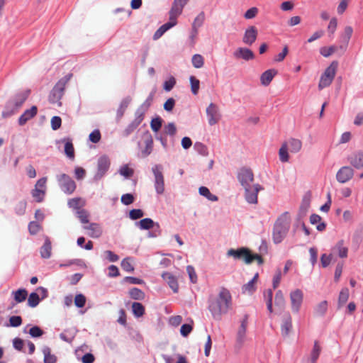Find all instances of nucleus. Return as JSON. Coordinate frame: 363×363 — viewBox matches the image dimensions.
<instances>
[{
	"label": "nucleus",
	"instance_id": "f257e3e1",
	"mask_svg": "<svg viewBox=\"0 0 363 363\" xmlns=\"http://www.w3.org/2000/svg\"><path fill=\"white\" fill-rule=\"evenodd\" d=\"M232 307V296L230 291L222 288L216 300L211 302L209 309L214 317L226 313Z\"/></svg>",
	"mask_w": 363,
	"mask_h": 363
},
{
	"label": "nucleus",
	"instance_id": "f03ea898",
	"mask_svg": "<svg viewBox=\"0 0 363 363\" xmlns=\"http://www.w3.org/2000/svg\"><path fill=\"white\" fill-rule=\"evenodd\" d=\"M290 223L289 213H284L278 218L273 231V240L275 243H280L283 240L289 229Z\"/></svg>",
	"mask_w": 363,
	"mask_h": 363
},
{
	"label": "nucleus",
	"instance_id": "7ed1b4c3",
	"mask_svg": "<svg viewBox=\"0 0 363 363\" xmlns=\"http://www.w3.org/2000/svg\"><path fill=\"white\" fill-rule=\"evenodd\" d=\"M71 74H68L65 77H62L55 85L53 89H52L50 96L49 100L52 104H60V101L61 100L62 96L64 95L65 90L67 84L72 77Z\"/></svg>",
	"mask_w": 363,
	"mask_h": 363
},
{
	"label": "nucleus",
	"instance_id": "20e7f679",
	"mask_svg": "<svg viewBox=\"0 0 363 363\" xmlns=\"http://www.w3.org/2000/svg\"><path fill=\"white\" fill-rule=\"evenodd\" d=\"M228 255L233 257L235 259H243L247 264H250L255 260L258 261L259 263L262 262V259L260 255L252 253L249 249L245 247H241L237 250L230 249Z\"/></svg>",
	"mask_w": 363,
	"mask_h": 363
},
{
	"label": "nucleus",
	"instance_id": "39448f33",
	"mask_svg": "<svg viewBox=\"0 0 363 363\" xmlns=\"http://www.w3.org/2000/svg\"><path fill=\"white\" fill-rule=\"evenodd\" d=\"M337 66V62L333 61L329 67L326 68L320 79L318 84V88L320 89H323L331 84L336 74Z\"/></svg>",
	"mask_w": 363,
	"mask_h": 363
},
{
	"label": "nucleus",
	"instance_id": "423d86ee",
	"mask_svg": "<svg viewBox=\"0 0 363 363\" xmlns=\"http://www.w3.org/2000/svg\"><path fill=\"white\" fill-rule=\"evenodd\" d=\"M29 94L30 90H26L17 94L13 99L9 101V106H13V109L12 111L9 110L7 111H3L2 116L4 118H7L16 113L27 99Z\"/></svg>",
	"mask_w": 363,
	"mask_h": 363
},
{
	"label": "nucleus",
	"instance_id": "0eeeda50",
	"mask_svg": "<svg viewBox=\"0 0 363 363\" xmlns=\"http://www.w3.org/2000/svg\"><path fill=\"white\" fill-rule=\"evenodd\" d=\"M57 181L60 189L67 195L73 194L76 189L75 182L66 174L57 175Z\"/></svg>",
	"mask_w": 363,
	"mask_h": 363
},
{
	"label": "nucleus",
	"instance_id": "6e6552de",
	"mask_svg": "<svg viewBox=\"0 0 363 363\" xmlns=\"http://www.w3.org/2000/svg\"><path fill=\"white\" fill-rule=\"evenodd\" d=\"M110 164V160L107 156H101L97 160L96 169L94 177V180L101 179L108 170Z\"/></svg>",
	"mask_w": 363,
	"mask_h": 363
},
{
	"label": "nucleus",
	"instance_id": "1a4fd4ad",
	"mask_svg": "<svg viewBox=\"0 0 363 363\" xmlns=\"http://www.w3.org/2000/svg\"><path fill=\"white\" fill-rule=\"evenodd\" d=\"M155 176V188L158 194H162L164 192V180L162 172V167L160 165H155L152 168Z\"/></svg>",
	"mask_w": 363,
	"mask_h": 363
},
{
	"label": "nucleus",
	"instance_id": "9d476101",
	"mask_svg": "<svg viewBox=\"0 0 363 363\" xmlns=\"http://www.w3.org/2000/svg\"><path fill=\"white\" fill-rule=\"evenodd\" d=\"M189 0H174L169 12V20L177 21V18L182 13L184 7Z\"/></svg>",
	"mask_w": 363,
	"mask_h": 363
},
{
	"label": "nucleus",
	"instance_id": "9b49d317",
	"mask_svg": "<svg viewBox=\"0 0 363 363\" xmlns=\"http://www.w3.org/2000/svg\"><path fill=\"white\" fill-rule=\"evenodd\" d=\"M253 179V174L250 169L245 168L240 169L238 174V179L245 188L250 186V184L252 182Z\"/></svg>",
	"mask_w": 363,
	"mask_h": 363
},
{
	"label": "nucleus",
	"instance_id": "f8f14e48",
	"mask_svg": "<svg viewBox=\"0 0 363 363\" xmlns=\"http://www.w3.org/2000/svg\"><path fill=\"white\" fill-rule=\"evenodd\" d=\"M290 298L292 308L296 311H298L303 299L302 291L300 289L293 291L290 294Z\"/></svg>",
	"mask_w": 363,
	"mask_h": 363
},
{
	"label": "nucleus",
	"instance_id": "ddd939ff",
	"mask_svg": "<svg viewBox=\"0 0 363 363\" xmlns=\"http://www.w3.org/2000/svg\"><path fill=\"white\" fill-rule=\"evenodd\" d=\"M261 189L259 185L253 186H247L246 190V199L250 203H256L257 202V193Z\"/></svg>",
	"mask_w": 363,
	"mask_h": 363
},
{
	"label": "nucleus",
	"instance_id": "4468645a",
	"mask_svg": "<svg viewBox=\"0 0 363 363\" xmlns=\"http://www.w3.org/2000/svg\"><path fill=\"white\" fill-rule=\"evenodd\" d=\"M38 108L35 106H33L30 109H27L18 118V124L20 125H25L29 120L33 118L37 114Z\"/></svg>",
	"mask_w": 363,
	"mask_h": 363
},
{
	"label": "nucleus",
	"instance_id": "2eb2a0df",
	"mask_svg": "<svg viewBox=\"0 0 363 363\" xmlns=\"http://www.w3.org/2000/svg\"><path fill=\"white\" fill-rule=\"evenodd\" d=\"M207 114L208 116L209 123L214 125L220 120V115L218 111V107L213 104H211L207 108Z\"/></svg>",
	"mask_w": 363,
	"mask_h": 363
},
{
	"label": "nucleus",
	"instance_id": "dca6fc26",
	"mask_svg": "<svg viewBox=\"0 0 363 363\" xmlns=\"http://www.w3.org/2000/svg\"><path fill=\"white\" fill-rule=\"evenodd\" d=\"M352 169L348 167H344L338 171L337 174V179L341 183H345L349 181L352 177Z\"/></svg>",
	"mask_w": 363,
	"mask_h": 363
},
{
	"label": "nucleus",
	"instance_id": "f3484780",
	"mask_svg": "<svg viewBox=\"0 0 363 363\" xmlns=\"http://www.w3.org/2000/svg\"><path fill=\"white\" fill-rule=\"evenodd\" d=\"M162 277L168 284L169 287L174 292L177 293L179 290V284L177 279L172 273L164 272L162 274Z\"/></svg>",
	"mask_w": 363,
	"mask_h": 363
},
{
	"label": "nucleus",
	"instance_id": "a211bd4d",
	"mask_svg": "<svg viewBox=\"0 0 363 363\" xmlns=\"http://www.w3.org/2000/svg\"><path fill=\"white\" fill-rule=\"evenodd\" d=\"M257 31L255 26L247 28L243 37V42L247 45H252L257 38Z\"/></svg>",
	"mask_w": 363,
	"mask_h": 363
},
{
	"label": "nucleus",
	"instance_id": "6ab92c4d",
	"mask_svg": "<svg viewBox=\"0 0 363 363\" xmlns=\"http://www.w3.org/2000/svg\"><path fill=\"white\" fill-rule=\"evenodd\" d=\"M177 24V21L169 20V22L163 24L154 34V40L159 39L166 31Z\"/></svg>",
	"mask_w": 363,
	"mask_h": 363
},
{
	"label": "nucleus",
	"instance_id": "aec40b11",
	"mask_svg": "<svg viewBox=\"0 0 363 363\" xmlns=\"http://www.w3.org/2000/svg\"><path fill=\"white\" fill-rule=\"evenodd\" d=\"M177 24V21L169 20V22L163 24L154 34V40L159 39L166 31Z\"/></svg>",
	"mask_w": 363,
	"mask_h": 363
},
{
	"label": "nucleus",
	"instance_id": "412c9836",
	"mask_svg": "<svg viewBox=\"0 0 363 363\" xmlns=\"http://www.w3.org/2000/svg\"><path fill=\"white\" fill-rule=\"evenodd\" d=\"M177 24V21L169 20V22L163 24L154 34V40L159 39L166 31Z\"/></svg>",
	"mask_w": 363,
	"mask_h": 363
},
{
	"label": "nucleus",
	"instance_id": "4be33fe9",
	"mask_svg": "<svg viewBox=\"0 0 363 363\" xmlns=\"http://www.w3.org/2000/svg\"><path fill=\"white\" fill-rule=\"evenodd\" d=\"M61 142L65 144L64 151L67 157L73 160L74 158V149L72 140L69 138H63Z\"/></svg>",
	"mask_w": 363,
	"mask_h": 363
},
{
	"label": "nucleus",
	"instance_id": "5701e85b",
	"mask_svg": "<svg viewBox=\"0 0 363 363\" xmlns=\"http://www.w3.org/2000/svg\"><path fill=\"white\" fill-rule=\"evenodd\" d=\"M277 74V71L274 69H271L265 71L260 77L261 83L267 86L270 84L274 76Z\"/></svg>",
	"mask_w": 363,
	"mask_h": 363
},
{
	"label": "nucleus",
	"instance_id": "b1692460",
	"mask_svg": "<svg viewBox=\"0 0 363 363\" xmlns=\"http://www.w3.org/2000/svg\"><path fill=\"white\" fill-rule=\"evenodd\" d=\"M51 242L48 238H45L43 245L40 247V255L43 259H48L51 256Z\"/></svg>",
	"mask_w": 363,
	"mask_h": 363
},
{
	"label": "nucleus",
	"instance_id": "393cba45",
	"mask_svg": "<svg viewBox=\"0 0 363 363\" xmlns=\"http://www.w3.org/2000/svg\"><path fill=\"white\" fill-rule=\"evenodd\" d=\"M350 164L356 167L360 168L363 167V153L357 152L351 155L349 158Z\"/></svg>",
	"mask_w": 363,
	"mask_h": 363
},
{
	"label": "nucleus",
	"instance_id": "a878e982",
	"mask_svg": "<svg viewBox=\"0 0 363 363\" xmlns=\"http://www.w3.org/2000/svg\"><path fill=\"white\" fill-rule=\"evenodd\" d=\"M67 205L69 208L77 210V211L79 210L83 209L82 208L85 205V201L79 197L73 198L69 199Z\"/></svg>",
	"mask_w": 363,
	"mask_h": 363
},
{
	"label": "nucleus",
	"instance_id": "bb28decb",
	"mask_svg": "<svg viewBox=\"0 0 363 363\" xmlns=\"http://www.w3.org/2000/svg\"><path fill=\"white\" fill-rule=\"evenodd\" d=\"M75 329H67L60 334V337L62 340L70 343L73 340L76 335Z\"/></svg>",
	"mask_w": 363,
	"mask_h": 363
},
{
	"label": "nucleus",
	"instance_id": "cd10ccee",
	"mask_svg": "<svg viewBox=\"0 0 363 363\" xmlns=\"http://www.w3.org/2000/svg\"><path fill=\"white\" fill-rule=\"evenodd\" d=\"M236 56L242 57L244 60H249L254 58V53L249 49L247 48H239L236 53Z\"/></svg>",
	"mask_w": 363,
	"mask_h": 363
},
{
	"label": "nucleus",
	"instance_id": "c85d7f7f",
	"mask_svg": "<svg viewBox=\"0 0 363 363\" xmlns=\"http://www.w3.org/2000/svg\"><path fill=\"white\" fill-rule=\"evenodd\" d=\"M132 311H133V315L135 317L140 318V317H142L145 314V309L144 306L142 303H140L139 302H134L132 304Z\"/></svg>",
	"mask_w": 363,
	"mask_h": 363
},
{
	"label": "nucleus",
	"instance_id": "c756f323",
	"mask_svg": "<svg viewBox=\"0 0 363 363\" xmlns=\"http://www.w3.org/2000/svg\"><path fill=\"white\" fill-rule=\"evenodd\" d=\"M166 363H188L186 358L181 354H177L174 357L164 356Z\"/></svg>",
	"mask_w": 363,
	"mask_h": 363
},
{
	"label": "nucleus",
	"instance_id": "7c9ffc66",
	"mask_svg": "<svg viewBox=\"0 0 363 363\" xmlns=\"http://www.w3.org/2000/svg\"><path fill=\"white\" fill-rule=\"evenodd\" d=\"M84 347H81L75 350V354L78 359H81L83 363H91V352H86L82 356L84 352Z\"/></svg>",
	"mask_w": 363,
	"mask_h": 363
},
{
	"label": "nucleus",
	"instance_id": "2f4dec72",
	"mask_svg": "<svg viewBox=\"0 0 363 363\" xmlns=\"http://www.w3.org/2000/svg\"><path fill=\"white\" fill-rule=\"evenodd\" d=\"M121 267L126 272H134V266H133V260L131 257H126L123 259L121 262Z\"/></svg>",
	"mask_w": 363,
	"mask_h": 363
},
{
	"label": "nucleus",
	"instance_id": "473e14b6",
	"mask_svg": "<svg viewBox=\"0 0 363 363\" xmlns=\"http://www.w3.org/2000/svg\"><path fill=\"white\" fill-rule=\"evenodd\" d=\"M322 220V218L320 216L318 215H316V214H313L311 217H310V221L312 224H317V229L319 231H323L325 229V224L321 221Z\"/></svg>",
	"mask_w": 363,
	"mask_h": 363
},
{
	"label": "nucleus",
	"instance_id": "72a5a7b5",
	"mask_svg": "<svg viewBox=\"0 0 363 363\" xmlns=\"http://www.w3.org/2000/svg\"><path fill=\"white\" fill-rule=\"evenodd\" d=\"M43 353L44 354V363H55L57 362V357L51 354L50 347H44Z\"/></svg>",
	"mask_w": 363,
	"mask_h": 363
},
{
	"label": "nucleus",
	"instance_id": "f704fd0d",
	"mask_svg": "<svg viewBox=\"0 0 363 363\" xmlns=\"http://www.w3.org/2000/svg\"><path fill=\"white\" fill-rule=\"evenodd\" d=\"M128 294L129 296L134 300L141 301L145 297V293L138 288H132L130 289Z\"/></svg>",
	"mask_w": 363,
	"mask_h": 363
},
{
	"label": "nucleus",
	"instance_id": "c9c22d12",
	"mask_svg": "<svg viewBox=\"0 0 363 363\" xmlns=\"http://www.w3.org/2000/svg\"><path fill=\"white\" fill-rule=\"evenodd\" d=\"M288 148L291 152H297L301 149V142L297 139H291L286 142Z\"/></svg>",
	"mask_w": 363,
	"mask_h": 363
},
{
	"label": "nucleus",
	"instance_id": "e433bc0d",
	"mask_svg": "<svg viewBox=\"0 0 363 363\" xmlns=\"http://www.w3.org/2000/svg\"><path fill=\"white\" fill-rule=\"evenodd\" d=\"M258 274H256L253 279L243 286L245 292L252 293L255 291V285L258 281Z\"/></svg>",
	"mask_w": 363,
	"mask_h": 363
},
{
	"label": "nucleus",
	"instance_id": "4c0bfd02",
	"mask_svg": "<svg viewBox=\"0 0 363 363\" xmlns=\"http://www.w3.org/2000/svg\"><path fill=\"white\" fill-rule=\"evenodd\" d=\"M154 225V221L150 218H144L138 223V226L142 230H150Z\"/></svg>",
	"mask_w": 363,
	"mask_h": 363
},
{
	"label": "nucleus",
	"instance_id": "58836bf2",
	"mask_svg": "<svg viewBox=\"0 0 363 363\" xmlns=\"http://www.w3.org/2000/svg\"><path fill=\"white\" fill-rule=\"evenodd\" d=\"M28 296V292L24 289H18L14 292V299L17 303L24 301Z\"/></svg>",
	"mask_w": 363,
	"mask_h": 363
},
{
	"label": "nucleus",
	"instance_id": "ea45409f",
	"mask_svg": "<svg viewBox=\"0 0 363 363\" xmlns=\"http://www.w3.org/2000/svg\"><path fill=\"white\" fill-rule=\"evenodd\" d=\"M39 302H40V298H39V295L37 293L33 292L29 295L28 298V305L30 307H31V308L36 307L39 304Z\"/></svg>",
	"mask_w": 363,
	"mask_h": 363
},
{
	"label": "nucleus",
	"instance_id": "a19ab883",
	"mask_svg": "<svg viewBox=\"0 0 363 363\" xmlns=\"http://www.w3.org/2000/svg\"><path fill=\"white\" fill-rule=\"evenodd\" d=\"M194 328V321L193 320H190L189 323H186L182 325L181 327V334L184 337H187L192 331Z\"/></svg>",
	"mask_w": 363,
	"mask_h": 363
},
{
	"label": "nucleus",
	"instance_id": "79ce46f5",
	"mask_svg": "<svg viewBox=\"0 0 363 363\" xmlns=\"http://www.w3.org/2000/svg\"><path fill=\"white\" fill-rule=\"evenodd\" d=\"M199 193L201 195L207 198L208 200L212 201H216L218 200V197L213 194H212L209 189L206 186H201L199 188Z\"/></svg>",
	"mask_w": 363,
	"mask_h": 363
},
{
	"label": "nucleus",
	"instance_id": "37998d69",
	"mask_svg": "<svg viewBox=\"0 0 363 363\" xmlns=\"http://www.w3.org/2000/svg\"><path fill=\"white\" fill-rule=\"evenodd\" d=\"M288 145L287 143H284L281 147L279 155L280 157V160L283 162H286L289 160V154H288Z\"/></svg>",
	"mask_w": 363,
	"mask_h": 363
},
{
	"label": "nucleus",
	"instance_id": "c03bdc74",
	"mask_svg": "<svg viewBox=\"0 0 363 363\" xmlns=\"http://www.w3.org/2000/svg\"><path fill=\"white\" fill-rule=\"evenodd\" d=\"M143 116H139L132 124L125 130V135H128L132 131H133L143 121Z\"/></svg>",
	"mask_w": 363,
	"mask_h": 363
},
{
	"label": "nucleus",
	"instance_id": "a18cd8bd",
	"mask_svg": "<svg viewBox=\"0 0 363 363\" xmlns=\"http://www.w3.org/2000/svg\"><path fill=\"white\" fill-rule=\"evenodd\" d=\"M31 194L37 202H41L43 200L45 191L44 189H34L32 190Z\"/></svg>",
	"mask_w": 363,
	"mask_h": 363
},
{
	"label": "nucleus",
	"instance_id": "49530a36",
	"mask_svg": "<svg viewBox=\"0 0 363 363\" xmlns=\"http://www.w3.org/2000/svg\"><path fill=\"white\" fill-rule=\"evenodd\" d=\"M336 247L337 249L338 255L340 257H342V258L347 257V252H348V248L347 247L344 246L343 240H340V242H338Z\"/></svg>",
	"mask_w": 363,
	"mask_h": 363
},
{
	"label": "nucleus",
	"instance_id": "de8ad7c7",
	"mask_svg": "<svg viewBox=\"0 0 363 363\" xmlns=\"http://www.w3.org/2000/svg\"><path fill=\"white\" fill-rule=\"evenodd\" d=\"M205 20V14L203 12L200 13L194 19L193 23V28L195 32H197V28L200 27Z\"/></svg>",
	"mask_w": 363,
	"mask_h": 363
},
{
	"label": "nucleus",
	"instance_id": "09e8293b",
	"mask_svg": "<svg viewBox=\"0 0 363 363\" xmlns=\"http://www.w3.org/2000/svg\"><path fill=\"white\" fill-rule=\"evenodd\" d=\"M145 144L146 147L145 150H144V155L147 156L149 154H150L153 145V140L150 135H147L145 136Z\"/></svg>",
	"mask_w": 363,
	"mask_h": 363
},
{
	"label": "nucleus",
	"instance_id": "8fccbe9b",
	"mask_svg": "<svg viewBox=\"0 0 363 363\" xmlns=\"http://www.w3.org/2000/svg\"><path fill=\"white\" fill-rule=\"evenodd\" d=\"M337 50V48L334 45L329 47H322L320 49V54L324 57H329L333 55Z\"/></svg>",
	"mask_w": 363,
	"mask_h": 363
},
{
	"label": "nucleus",
	"instance_id": "3c124183",
	"mask_svg": "<svg viewBox=\"0 0 363 363\" xmlns=\"http://www.w3.org/2000/svg\"><path fill=\"white\" fill-rule=\"evenodd\" d=\"M191 91L194 94H197L200 87V82L194 76L190 77Z\"/></svg>",
	"mask_w": 363,
	"mask_h": 363
},
{
	"label": "nucleus",
	"instance_id": "603ef678",
	"mask_svg": "<svg viewBox=\"0 0 363 363\" xmlns=\"http://www.w3.org/2000/svg\"><path fill=\"white\" fill-rule=\"evenodd\" d=\"M77 218L80 220L82 223L87 224L89 223V213L87 211L84 209L79 210L76 212Z\"/></svg>",
	"mask_w": 363,
	"mask_h": 363
},
{
	"label": "nucleus",
	"instance_id": "864d4df0",
	"mask_svg": "<svg viewBox=\"0 0 363 363\" xmlns=\"http://www.w3.org/2000/svg\"><path fill=\"white\" fill-rule=\"evenodd\" d=\"M120 173L125 177L129 178L133 175L134 171L133 168L129 167L128 164H125L121 167Z\"/></svg>",
	"mask_w": 363,
	"mask_h": 363
},
{
	"label": "nucleus",
	"instance_id": "5fc2aeb1",
	"mask_svg": "<svg viewBox=\"0 0 363 363\" xmlns=\"http://www.w3.org/2000/svg\"><path fill=\"white\" fill-rule=\"evenodd\" d=\"M264 296L267 299V305L268 311L270 313L273 312L272 309V296H273V292L271 289L267 290Z\"/></svg>",
	"mask_w": 363,
	"mask_h": 363
},
{
	"label": "nucleus",
	"instance_id": "6e6d98bb",
	"mask_svg": "<svg viewBox=\"0 0 363 363\" xmlns=\"http://www.w3.org/2000/svg\"><path fill=\"white\" fill-rule=\"evenodd\" d=\"M28 333L32 337H40L44 332L40 327L35 325L30 328Z\"/></svg>",
	"mask_w": 363,
	"mask_h": 363
},
{
	"label": "nucleus",
	"instance_id": "4d7b16f0",
	"mask_svg": "<svg viewBox=\"0 0 363 363\" xmlns=\"http://www.w3.org/2000/svg\"><path fill=\"white\" fill-rule=\"evenodd\" d=\"M162 125V120L160 117L155 118L152 120L150 125L151 128L155 132H158Z\"/></svg>",
	"mask_w": 363,
	"mask_h": 363
},
{
	"label": "nucleus",
	"instance_id": "13d9d810",
	"mask_svg": "<svg viewBox=\"0 0 363 363\" xmlns=\"http://www.w3.org/2000/svg\"><path fill=\"white\" fill-rule=\"evenodd\" d=\"M192 64L196 68L203 67V57L201 55H194L192 57Z\"/></svg>",
	"mask_w": 363,
	"mask_h": 363
},
{
	"label": "nucleus",
	"instance_id": "bf43d9fd",
	"mask_svg": "<svg viewBox=\"0 0 363 363\" xmlns=\"http://www.w3.org/2000/svg\"><path fill=\"white\" fill-rule=\"evenodd\" d=\"M349 290L348 289H343L341 290L339 295V303L340 304L345 303L349 298Z\"/></svg>",
	"mask_w": 363,
	"mask_h": 363
},
{
	"label": "nucleus",
	"instance_id": "052dcab7",
	"mask_svg": "<svg viewBox=\"0 0 363 363\" xmlns=\"http://www.w3.org/2000/svg\"><path fill=\"white\" fill-rule=\"evenodd\" d=\"M26 201H19L15 207L16 213L18 215H23L26 211Z\"/></svg>",
	"mask_w": 363,
	"mask_h": 363
},
{
	"label": "nucleus",
	"instance_id": "680f3d73",
	"mask_svg": "<svg viewBox=\"0 0 363 363\" xmlns=\"http://www.w3.org/2000/svg\"><path fill=\"white\" fill-rule=\"evenodd\" d=\"M123 281L130 284H143L145 283L143 279L133 277H125Z\"/></svg>",
	"mask_w": 363,
	"mask_h": 363
},
{
	"label": "nucleus",
	"instance_id": "e2e57ef3",
	"mask_svg": "<svg viewBox=\"0 0 363 363\" xmlns=\"http://www.w3.org/2000/svg\"><path fill=\"white\" fill-rule=\"evenodd\" d=\"M176 84L175 78L170 77L167 80L164 82V89L167 91H171Z\"/></svg>",
	"mask_w": 363,
	"mask_h": 363
},
{
	"label": "nucleus",
	"instance_id": "0e129e2a",
	"mask_svg": "<svg viewBox=\"0 0 363 363\" xmlns=\"http://www.w3.org/2000/svg\"><path fill=\"white\" fill-rule=\"evenodd\" d=\"M143 211L140 209H133L129 213V217L132 220H137L143 216Z\"/></svg>",
	"mask_w": 363,
	"mask_h": 363
},
{
	"label": "nucleus",
	"instance_id": "69168bd1",
	"mask_svg": "<svg viewBox=\"0 0 363 363\" xmlns=\"http://www.w3.org/2000/svg\"><path fill=\"white\" fill-rule=\"evenodd\" d=\"M86 303V298L82 294H77L74 298V304L78 308H82Z\"/></svg>",
	"mask_w": 363,
	"mask_h": 363
},
{
	"label": "nucleus",
	"instance_id": "338daca9",
	"mask_svg": "<svg viewBox=\"0 0 363 363\" xmlns=\"http://www.w3.org/2000/svg\"><path fill=\"white\" fill-rule=\"evenodd\" d=\"M135 198L133 194H123L121 197V202L124 205H130L134 202Z\"/></svg>",
	"mask_w": 363,
	"mask_h": 363
},
{
	"label": "nucleus",
	"instance_id": "774afa93",
	"mask_svg": "<svg viewBox=\"0 0 363 363\" xmlns=\"http://www.w3.org/2000/svg\"><path fill=\"white\" fill-rule=\"evenodd\" d=\"M9 323L11 327H18L22 323V318L19 315H13L9 318Z\"/></svg>",
	"mask_w": 363,
	"mask_h": 363
}]
</instances>
